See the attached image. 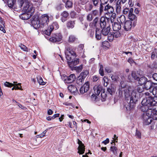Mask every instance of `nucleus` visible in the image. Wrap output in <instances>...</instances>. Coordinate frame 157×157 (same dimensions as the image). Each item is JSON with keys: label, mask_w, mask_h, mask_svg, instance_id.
I'll list each match as a JSON object with an SVG mask.
<instances>
[{"label": "nucleus", "mask_w": 157, "mask_h": 157, "mask_svg": "<svg viewBox=\"0 0 157 157\" xmlns=\"http://www.w3.org/2000/svg\"><path fill=\"white\" fill-rule=\"evenodd\" d=\"M123 92L125 99L128 103L126 107V109L127 110H131L135 106L136 102L137 101L138 98L139 94L136 90H133L131 87H120L119 90V96H122Z\"/></svg>", "instance_id": "f257e3e1"}, {"label": "nucleus", "mask_w": 157, "mask_h": 157, "mask_svg": "<svg viewBox=\"0 0 157 157\" xmlns=\"http://www.w3.org/2000/svg\"><path fill=\"white\" fill-rule=\"evenodd\" d=\"M152 95H155L153 92H146L143 94V95L145 98L142 101L141 104L143 106L141 108V110L143 112H145L147 110H151L153 111H157V108L153 106L152 103Z\"/></svg>", "instance_id": "f03ea898"}, {"label": "nucleus", "mask_w": 157, "mask_h": 157, "mask_svg": "<svg viewBox=\"0 0 157 157\" xmlns=\"http://www.w3.org/2000/svg\"><path fill=\"white\" fill-rule=\"evenodd\" d=\"M49 16L47 14L42 15L38 20H34L32 21V24L36 29L46 27L49 22Z\"/></svg>", "instance_id": "7ed1b4c3"}, {"label": "nucleus", "mask_w": 157, "mask_h": 157, "mask_svg": "<svg viewBox=\"0 0 157 157\" xmlns=\"http://www.w3.org/2000/svg\"><path fill=\"white\" fill-rule=\"evenodd\" d=\"M143 114V123L145 125H148L151 124L152 119L157 120V111L147 110Z\"/></svg>", "instance_id": "20e7f679"}, {"label": "nucleus", "mask_w": 157, "mask_h": 157, "mask_svg": "<svg viewBox=\"0 0 157 157\" xmlns=\"http://www.w3.org/2000/svg\"><path fill=\"white\" fill-rule=\"evenodd\" d=\"M23 10L32 16L34 12L35 9L31 3L26 2L25 4Z\"/></svg>", "instance_id": "39448f33"}, {"label": "nucleus", "mask_w": 157, "mask_h": 157, "mask_svg": "<svg viewBox=\"0 0 157 157\" xmlns=\"http://www.w3.org/2000/svg\"><path fill=\"white\" fill-rule=\"evenodd\" d=\"M110 19L108 17H101L100 19V25L101 28L110 27L109 21Z\"/></svg>", "instance_id": "423d86ee"}, {"label": "nucleus", "mask_w": 157, "mask_h": 157, "mask_svg": "<svg viewBox=\"0 0 157 157\" xmlns=\"http://www.w3.org/2000/svg\"><path fill=\"white\" fill-rule=\"evenodd\" d=\"M62 36L60 33L54 34L50 38L49 40L53 42H59L62 40Z\"/></svg>", "instance_id": "0eeeda50"}, {"label": "nucleus", "mask_w": 157, "mask_h": 157, "mask_svg": "<svg viewBox=\"0 0 157 157\" xmlns=\"http://www.w3.org/2000/svg\"><path fill=\"white\" fill-rule=\"evenodd\" d=\"M136 24L133 25V23L131 21L127 20L124 24L123 28L125 30L128 31L130 30L132 28H133L136 25Z\"/></svg>", "instance_id": "6e6552de"}, {"label": "nucleus", "mask_w": 157, "mask_h": 157, "mask_svg": "<svg viewBox=\"0 0 157 157\" xmlns=\"http://www.w3.org/2000/svg\"><path fill=\"white\" fill-rule=\"evenodd\" d=\"M89 86L90 84L89 82L87 81L85 82L80 89V93L81 94H83L89 90Z\"/></svg>", "instance_id": "1a4fd4ad"}, {"label": "nucleus", "mask_w": 157, "mask_h": 157, "mask_svg": "<svg viewBox=\"0 0 157 157\" xmlns=\"http://www.w3.org/2000/svg\"><path fill=\"white\" fill-rule=\"evenodd\" d=\"M78 143L79 144L78 153L80 155L83 154L84 153L85 151V146L82 143V142L79 139H78Z\"/></svg>", "instance_id": "9d476101"}, {"label": "nucleus", "mask_w": 157, "mask_h": 157, "mask_svg": "<svg viewBox=\"0 0 157 157\" xmlns=\"http://www.w3.org/2000/svg\"><path fill=\"white\" fill-rule=\"evenodd\" d=\"M104 10L106 12L105 15H108L109 13H112L114 11V9L113 7L108 4L106 5Z\"/></svg>", "instance_id": "9b49d317"}, {"label": "nucleus", "mask_w": 157, "mask_h": 157, "mask_svg": "<svg viewBox=\"0 0 157 157\" xmlns=\"http://www.w3.org/2000/svg\"><path fill=\"white\" fill-rule=\"evenodd\" d=\"M75 75L74 74H72L68 77H66V78L64 79V82L65 83H71L75 81Z\"/></svg>", "instance_id": "f8f14e48"}, {"label": "nucleus", "mask_w": 157, "mask_h": 157, "mask_svg": "<svg viewBox=\"0 0 157 157\" xmlns=\"http://www.w3.org/2000/svg\"><path fill=\"white\" fill-rule=\"evenodd\" d=\"M128 17L129 20L133 23V25L136 24L137 17V16L133 13V12L131 13L130 14L128 15Z\"/></svg>", "instance_id": "ddd939ff"}, {"label": "nucleus", "mask_w": 157, "mask_h": 157, "mask_svg": "<svg viewBox=\"0 0 157 157\" xmlns=\"http://www.w3.org/2000/svg\"><path fill=\"white\" fill-rule=\"evenodd\" d=\"M56 22L53 23L51 25H50L48 29L45 30L44 31V33L46 35L49 36L51 34V32L54 29V26L56 25Z\"/></svg>", "instance_id": "4468645a"}, {"label": "nucleus", "mask_w": 157, "mask_h": 157, "mask_svg": "<svg viewBox=\"0 0 157 157\" xmlns=\"http://www.w3.org/2000/svg\"><path fill=\"white\" fill-rule=\"evenodd\" d=\"M154 83L153 82L150 80H147L146 81L144 85V88L148 90L153 86V85H155Z\"/></svg>", "instance_id": "2eb2a0df"}, {"label": "nucleus", "mask_w": 157, "mask_h": 157, "mask_svg": "<svg viewBox=\"0 0 157 157\" xmlns=\"http://www.w3.org/2000/svg\"><path fill=\"white\" fill-rule=\"evenodd\" d=\"M113 29L114 31H119L121 29V26L120 23L114 22L112 24Z\"/></svg>", "instance_id": "dca6fc26"}, {"label": "nucleus", "mask_w": 157, "mask_h": 157, "mask_svg": "<svg viewBox=\"0 0 157 157\" xmlns=\"http://www.w3.org/2000/svg\"><path fill=\"white\" fill-rule=\"evenodd\" d=\"M116 90V87L114 85H111L107 89V92L111 95L114 94Z\"/></svg>", "instance_id": "f3484780"}, {"label": "nucleus", "mask_w": 157, "mask_h": 157, "mask_svg": "<svg viewBox=\"0 0 157 157\" xmlns=\"http://www.w3.org/2000/svg\"><path fill=\"white\" fill-rule=\"evenodd\" d=\"M94 89L95 94L97 95H98L102 90V88L101 85H98L95 86Z\"/></svg>", "instance_id": "a211bd4d"}, {"label": "nucleus", "mask_w": 157, "mask_h": 157, "mask_svg": "<svg viewBox=\"0 0 157 157\" xmlns=\"http://www.w3.org/2000/svg\"><path fill=\"white\" fill-rule=\"evenodd\" d=\"M79 63V59L75 58L74 60H73L71 61L68 62V64L71 68H73L74 66H75L78 64Z\"/></svg>", "instance_id": "6ab92c4d"}, {"label": "nucleus", "mask_w": 157, "mask_h": 157, "mask_svg": "<svg viewBox=\"0 0 157 157\" xmlns=\"http://www.w3.org/2000/svg\"><path fill=\"white\" fill-rule=\"evenodd\" d=\"M68 89L72 93L75 94V93H78V90L75 86L71 85L68 86Z\"/></svg>", "instance_id": "aec40b11"}, {"label": "nucleus", "mask_w": 157, "mask_h": 157, "mask_svg": "<svg viewBox=\"0 0 157 157\" xmlns=\"http://www.w3.org/2000/svg\"><path fill=\"white\" fill-rule=\"evenodd\" d=\"M121 0H118L116 5V11L117 13H119L121 10Z\"/></svg>", "instance_id": "412c9836"}, {"label": "nucleus", "mask_w": 157, "mask_h": 157, "mask_svg": "<svg viewBox=\"0 0 157 157\" xmlns=\"http://www.w3.org/2000/svg\"><path fill=\"white\" fill-rule=\"evenodd\" d=\"M95 38L98 40L101 39V30L98 28H96L95 30Z\"/></svg>", "instance_id": "4be33fe9"}, {"label": "nucleus", "mask_w": 157, "mask_h": 157, "mask_svg": "<svg viewBox=\"0 0 157 157\" xmlns=\"http://www.w3.org/2000/svg\"><path fill=\"white\" fill-rule=\"evenodd\" d=\"M32 16L31 14H30L27 12L24 13L20 16V18L24 20H27L29 18Z\"/></svg>", "instance_id": "5701e85b"}, {"label": "nucleus", "mask_w": 157, "mask_h": 157, "mask_svg": "<svg viewBox=\"0 0 157 157\" xmlns=\"http://www.w3.org/2000/svg\"><path fill=\"white\" fill-rule=\"evenodd\" d=\"M65 52L66 54H69L74 56H76V53L72 49V48L70 47H68L67 48V50Z\"/></svg>", "instance_id": "b1692460"}, {"label": "nucleus", "mask_w": 157, "mask_h": 157, "mask_svg": "<svg viewBox=\"0 0 157 157\" xmlns=\"http://www.w3.org/2000/svg\"><path fill=\"white\" fill-rule=\"evenodd\" d=\"M102 29V30H101V32L102 34L105 36L107 35L110 32V27L104 28Z\"/></svg>", "instance_id": "393cba45"}, {"label": "nucleus", "mask_w": 157, "mask_h": 157, "mask_svg": "<svg viewBox=\"0 0 157 157\" xmlns=\"http://www.w3.org/2000/svg\"><path fill=\"white\" fill-rule=\"evenodd\" d=\"M133 9L132 8H124L123 11V13L124 14H128L129 15L131 13L133 12Z\"/></svg>", "instance_id": "a878e982"}, {"label": "nucleus", "mask_w": 157, "mask_h": 157, "mask_svg": "<svg viewBox=\"0 0 157 157\" xmlns=\"http://www.w3.org/2000/svg\"><path fill=\"white\" fill-rule=\"evenodd\" d=\"M100 0H90V2L94 6V8H97L99 7Z\"/></svg>", "instance_id": "bb28decb"}, {"label": "nucleus", "mask_w": 157, "mask_h": 157, "mask_svg": "<svg viewBox=\"0 0 157 157\" xmlns=\"http://www.w3.org/2000/svg\"><path fill=\"white\" fill-rule=\"evenodd\" d=\"M64 2L66 3L65 4V6L66 8H70L72 7L73 3L70 0H67L66 2L65 0H63Z\"/></svg>", "instance_id": "cd10ccee"}, {"label": "nucleus", "mask_w": 157, "mask_h": 157, "mask_svg": "<svg viewBox=\"0 0 157 157\" xmlns=\"http://www.w3.org/2000/svg\"><path fill=\"white\" fill-rule=\"evenodd\" d=\"M24 3V0H18L15 2V6L17 8H21Z\"/></svg>", "instance_id": "c85d7f7f"}, {"label": "nucleus", "mask_w": 157, "mask_h": 157, "mask_svg": "<svg viewBox=\"0 0 157 157\" xmlns=\"http://www.w3.org/2000/svg\"><path fill=\"white\" fill-rule=\"evenodd\" d=\"M147 79L145 76L140 78L139 79V83L141 85H144L147 81Z\"/></svg>", "instance_id": "c756f323"}, {"label": "nucleus", "mask_w": 157, "mask_h": 157, "mask_svg": "<svg viewBox=\"0 0 157 157\" xmlns=\"http://www.w3.org/2000/svg\"><path fill=\"white\" fill-rule=\"evenodd\" d=\"M75 22L74 21H69L67 23V26L68 29L73 28L74 27Z\"/></svg>", "instance_id": "7c9ffc66"}, {"label": "nucleus", "mask_w": 157, "mask_h": 157, "mask_svg": "<svg viewBox=\"0 0 157 157\" xmlns=\"http://www.w3.org/2000/svg\"><path fill=\"white\" fill-rule=\"evenodd\" d=\"M106 4L102 2H100L99 7V12L100 13H101L103 12L104 10V8H105Z\"/></svg>", "instance_id": "2f4dec72"}, {"label": "nucleus", "mask_w": 157, "mask_h": 157, "mask_svg": "<svg viewBox=\"0 0 157 157\" xmlns=\"http://www.w3.org/2000/svg\"><path fill=\"white\" fill-rule=\"evenodd\" d=\"M84 79L79 76L76 80V83L78 85H82L84 81Z\"/></svg>", "instance_id": "473e14b6"}, {"label": "nucleus", "mask_w": 157, "mask_h": 157, "mask_svg": "<svg viewBox=\"0 0 157 157\" xmlns=\"http://www.w3.org/2000/svg\"><path fill=\"white\" fill-rule=\"evenodd\" d=\"M89 74V72L88 70H86L83 72H82L80 75H79L83 79L86 77L87 75Z\"/></svg>", "instance_id": "72a5a7b5"}, {"label": "nucleus", "mask_w": 157, "mask_h": 157, "mask_svg": "<svg viewBox=\"0 0 157 157\" xmlns=\"http://www.w3.org/2000/svg\"><path fill=\"white\" fill-rule=\"evenodd\" d=\"M17 82H14L13 83H14V85H15L12 89V90H13L14 89H19L21 90V84L20 83L17 84Z\"/></svg>", "instance_id": "f704fd0d"}, {"label": "nucleus", "mask_w": 157, "mask_h": 157, "mask_svg": "<svg viewBox=\"0 0 157 157\" xmlns=\"http://www.w3.org/2000/svg\"><path fill=\"white\" fill-rule=\"evenodd\" d=\"M16 0H8V4L9 6L12 7L13 6H15V2Z\"/></svg>", "instance_id": "c9c22d12"}, {"label": "nucleus", "mask_w": 157, "mask_h": 157, "mask_svg": "<svg viewBox=\"0 0 157 157\" xmlns=\"http://www.w3.org/2000/svg\"><path fill=\"white\" fill-rule=\"evenodd\" d=\"M152 106H155V107H156L157 108L156 110H157V96H155L153 98L152 97Z\"/></svg>", "instance_id": "e433bc0d"}, {"label": "nucleus", "mask_w": 157, "mask_h": 157, "mask_svg": "<svg viewBox=\"0 0 157 157\" xmlns=\"http://www.w3.org/2000/svg\"><path fill=\"white\" fill-rule=\"evenodd\" d=\"M119 20L122 24H124L126 21V17L124 15H121L119 18Z\"/></svg>", "instance_id": "4c0bfd02"}, {"label": "nucleus", "mask_w": 157, "mask_h": 157, "mask_svg": "<svg viewBox=\"0 0 157 157\" xmlns=\"http://www.w3.org/2000/svg\"><path fill=\"white\" fill-rule=\"evenodd\" d=\"M84 46L82 44H81L79 45L78 48V52L79 53H81L82 52L83 53L84 52V50H83Z\"/></svg>", "instance_id": "58836bf2"}, {"label": "nucleus", "mask_w": 157, "mask_h": 157, "mask_svg": "<svg viewBox=\"0 0 157 157\" xmlns=\"http://www.w3.org/2000/svg\"><path fill=\"white\" fill-rule=\"evenodd\" d=\"M100 68L99 72V73L101 76H103L104 75V73L103 70V66L102 65L99 64Z\"/></svg>", "instance_id": "ea45409f"}, {"label": "nucleus", "mask_w": 157, "mask_h": 157, "mask_svg": "<svg viewBox=\"0 0 157 157\" xmlns=\"http://www.w3.org/2000/svg\"><path fill=\"white\" fill-rule=\"evenodd\" d=\"M95 33L94 29H90L88 31V35L91 37L94 36Z\"/></svg>", "instance_id": "a19ab883"}, {"label": "nucleus", "mask_w": 157, "mask_h": 157, "mask_svg": "<svg viewBox=\"0 0 157 157\" xmlns=\"http://www.w3.org/2000/svg\"><path fill=\"white\" fill-rule=\"evenodd\" d=\"M76 39V37L74 35H70L69 38L68 42H69L72 43L75 41Z\"/></svg>", "instance_id": "79ce46f5"}, {"label": "nucleus", "mask_w": 157, "mask_h": 157, "mask_svg": "<svg viewBox=\"0 0 157 157\" xmlns=\"http://www.w3.org/2000/svg\"><path fill=\"white\" fill-rule=\"evenodd\" d=\"M37 78L38 83L40 85H44V82H43L42 78L40 76H38Z\"/></svg>", "instance_id": "37998d69"}, {"label": "nucleus", "mask_w": 157, "mask_h": 157, "mask_svg": "<svg viewBox=\"0 0 157 157\" xmlns=\"http://www.w3.org/2000/svg\"><path fill=\"white\" fill-rule=\"evenodd\" d=\"M132 77L135 80H138L139 77L138 76L137 73L135 71H132Z\"/></svg>", "instance_id": "c03bdc74"}, {"label": "nucleus", "mask_w": 157, "mask_h": 157, "mask_svg": "<svg viewBox=\"0 0 157 157\" xmlns=\"http://www.w3.org/2000/svg\"><path fill=\"white\" fill-rule=\"evenodd\" d=\"M19 46L20 47L21 49L25 51H28V48L25 45L21 44L19 45Z\"/></svg>", "instance_id": "a18cd8bd"}, {"label": "nucleus", "mask_w": 157, "mask_h": 157, "mask_svg": "<svg viewBox=\"0 0 157 157\" xmlns=\"http://www.w3.org/2000/svg\"><path fill=\"white\" fill-rule=\"evenodd\" d=\"M94 8V6L91 3L89 5V6L88 7L86 6V11H91L93 8Z\"/></svg>", "instance_id": "49530a36"}, {"label": "nucleus", "mask_w": 157, "mask_h": 157, "mask_svg": "<svg viewBox=\"0 0 157 157\" xmlns=\"http://www.w3.org/2000/svg\"><path fill=\"white\" fill-rule=\"evenodd\" d=\"M93 19V16L92 13L88 14L86 16V19L89 21H91Z\"/></svg>", "instance_id": "de8ad7c7"}, {"label": "nucleus", "mask_w": 157, "mask_h": 157, "mask_svg": "<svg viewBox=\"0 0 157 157\" xmlns=\"http://www.w3.org/2000/svg\"><path fill=\"white\" fill-rule=\"evenodd\" d=\"M82 69V65H81L78 67H75V69L78 72H79L81 71Z\"/></svg>", "instance_id": "09e8293b"}, {"label": "nucleus", "mask_w": 157, "mask_h": 157, "mask_svg": "<svg viewBox=\"0 0 157 157\" xmlns=\"http://www.w3.org/2000/svg\"><path fill=\"white\" fill-rule=\"evenodd\" d=\"M115 32L113 33V36L115 38H118L120 36L121 33L119 31H116Z\"/></svg>", "instance_id": "8fccbe9b"}, {"label": "nucleus", "mask_w": 157, "mask_h": 157, "mask_svg": "<svg viewBox=\"0 0 157 157\" xmlns=\"http://www.w3.org/2000/svg\"><path fill=\"white\" fill-rule=\"evenodd\" d=\"M111 151L113 152L114 154H117V148L115 146H112L110 147Z\"/></svg>", "instance_id": "3c124183"}, {"label": "nucleus", "mask_w": 157, "mask_h": 157, "mask_svg": "<svg viewBox=\"0 0 157 157\" xmlns=\"http://www.w3.org/2000/svg\"><path fill=\"white\" fill-rule=\"evenodd\" d=\"M65 53L66 55V59L68 61H69V62H70V61H71V56L72 55L69 54H66V52H65Z\"/></svg>", "instance_id": "603ef678"}, {"label": "nucleus", "mask_w": 157, "mask_h": 157, "mask_svg": "<svg viewBox=\"0 0 157 157\" xmlns=\"http://www.w3.org/2000/svg\"><path fill=\"white\" fill-rule=\"evenodd\" d=\"M4 85L6 87H10L14 86V84L12 83H10L8 82H6L4 84Z\"/></svg>", "instance_id": "864d4df0"}, {"label": "nucleus", "mask_w": 157, "mask_h": 157, "mask_svg": "<svg viewBox=\"0 0 157 157\" xmlns=\"http://www.w3.org/2000/svg\"><path fill=\"white\" fill-rule=\"evenodd\" d=\"M114 37L113 34H109L108 36V39L109 41H111L113 40Z\"/></svg>", "instance_id": "5fc2aeb1"}, {"label": "nucleus", "mask_w": 157, "mask_h": 157, "mask_svg": "<svg viewBox=\"0 0 157 157\" xmlns=\"http://www.w3.org/2000/svg\"><path fill=\"white\" fill-rule=\"evenodd\" d=\"M136 136L138 138H140L141 137V133L137 129L136 131Z\"/></svg>", "instance_id": "6e6d98bb"}, {"label": "nucleus", "mask_w": 157, "mask_h": 157, "mask_svg": "<svg viewBox=\"0 0 157 157\" xmlns=\"http://www.w3.org/2000/svg\"><path fill=\"white\" fill-rule=\"evenodd\" d=\"M98 18L97 17H96L94 18V20L93 21V24H94V26L95 27L97 28V23H98Z\"/></svg>", "instance_id": "4d7b16f0"}, {"label": "nucleus", "mask_w": 157, "mask_h": 157, "mask_svg": "<svg viewBox=\"0 0 157 157\" xmlns=\"http://www.w3.org/2000/svg\"><path fill=\"white\" fill-rule=\"evenodd\" d=\"M62 16L66 18L69 15V14L66 11H64L61 14Z\"/></svg>", "instance_id": "13d9d810"}, {"label": "nucleus", "mask_w": 157, "mask_h": 157, "mask_svg": "<svg viewBox=\"0 0 157 157\" xmlns=\"http://www.w3.org/2000/svg\"><path fill=\"white\" fill-rule=\"evenodd\" d=\"M47 132V130H46L45 131H44L42 133H41L40 135H38L37 136H38V137L40 138H42L45 135V133Z\"/></svg>", "instance_id": "bf43d9fd"}, {"label": "nucleus", "mask_w": 157, "mask_h": 157, "mask_svg": "<svg viewBox=\"0 0 157 157\" xmlns=\"http://www.w3.org/2000/svg\"><path fill=\"white\" fill-rule=\"evenodd\" d=\"M17 105H18L19 108H20L21 109H23V110H25L26 109V108L22 105L18 103H17Z\"/></svg>", "instance_id": "052dcab7"}, {"label": "nucleus", "mask_w": 157, "mask_h": 157, "mask_svg": "<svg viewBox=\"0 0 157 157\" xmlns=\"http://www.w3.org/2000/svg\"><path fill=\"white\" fill-rule=\"evenodd\" d=\"M99 79V77L96 75H95L93 77V80L94 82H96Z\"/></svg>", "instance_id": "680f3d73"}, {"label": "nucleus", "mask_w": 157, "mask_h": 157, "mask_svg": "<svg viewBox=\"0 0 157 157\" xmlns=\"http://www.w3.org/2000/svg\"><path fill=\"white\" fill-rule=\"evenodd\" d=\"M116 14L115 13H112V14L111 15V18H110V21H111V23L112 22L113 19H112V18H113V19H115L116 18Z\"/></svg>", "instance_id": "e2e57ef3"}, {"label": "nucleus", "mask_w": 157, "mask_h": 157, "mask_svg": "<svg viewBox=\"0 0 157 157\" xmlns=\"http://www.w3.org/2000/svg\"><path fill=\"white\" fill-rule=\"evenodd\" d=\"M92 13L94 16H96L98 13V11L97 10H93L92 11Z\"/></svg>", "instance_id": "0e129e2a"}, {"label": "nucleus", "mask_w": 157, "mask_h": 157, "mask_svg": "<svg viewBox=\"0 0 157 157\" xmlns=\"http://www.w3.org/2000/svg\"><path fill=\"white\" fill-rule=\"evenodd\" d=\"M101 98L104 99L106 97L107 95L105 93L103 92L101 94Z\"/></svg>", "instance_id": "69168bd1"}, {"label": "nucleus", "mask_w": 157, "mask_h": 157, "mask_svg": "<svg viewBox=\"0 0 157 157\" xmlns=\"http://www.w3.org/2000/svg\"><path fill=\"white\" fill-rule=\"evenodd\" d=\"M152 78L154 80L157 81V74H154L152 75Z\"/></svg>", "instance_id": "338daca9"}, {"label": "nucleus", "mask_w": 157, "mask_h": 157, "mask_svg": "<svg viewBox=\"0 0 157 157\" xmlns=\"http://www.w3.org/2000/svg\"><path fill=\"white\" fill-rule=\"evenodd\" d=\"M117 77L115 75H112L111 76V78L113 81H116L117 80Z\"/></svg>", "instance_id": "774afa93"}]
</instances>
